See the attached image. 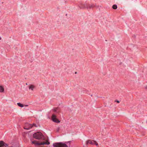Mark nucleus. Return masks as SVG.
<instances>
[{
    "label": "nucleus",
    "mask_w": 147,
    "mask_h": 147,
    "mask_svg": "<svg viewBox=\"0 0 147 147\" xmlns=\"http://www.w3.org/2000/svg\"><path fill=\"white\" fill-rule=\"evenodd\" d=\"M0 39H1V38L0 37Z\"/></svg>",
    "instance_id": "nucleus-19"
},
{
    "label": "nucleus",
    "mask_w": 147,
    "mask_h": 147,
    "mask_svg": "<svg viewBox=\"0 0 147 147\" xmlns=\"http://www.w3.org/2000/svg\"><path fill=\"white\" fill-rule=\"evenodd\" d=\"M115 102H117L119 103V101L117 100H116L115 101Z\"/></svg>",
    "instance_id": "nucleus-13"
},
{
    "label": "nucleus",
    "mask_w": 147,
    "mask_h": 147,
    "mask_svg": "<svg viewBox=\"0 0 147 147\" xmlns=\"http://www.w3.org/2000/svg\"><path fill=\"white\" fill-rule=\"evenodd\" d=\"M33 137L35 139L40 140L43 138V136L40 132H38L34 133L33 135Z\"/></svg>",
    "instance_id": "nucleus-2"
},
{
    "label": "nucleus",
    "mask_w": 147,
    "mask_h": 147,
    "mask_svg": "<svg viewBox=\"0 0 147 147\" xmlns=\"http://www.w3.org/2000/svg\"><path fill=\"white\" fill-rule=\"evenodd\" d=\"M34 88V86L32 85H31L29 87V89L33 90Z\"/></svg>",
    "instance_id": "nucleus-10"
},
{
    "label": "nucleus",
    "mask_w": 147,
    "mask_h": 147,
    "mask_svg": "<svg viewBox=\"0 0 147 147\" xmlns=\"http://www.w3.org/2000/svg\"><path fill=\"white\" fill-rule=\"evenodd\" d=\"M54 111H56V109H54Z\"/></svg>",
    "instance_id": "nucleus-16"
},
{
    "label": "nucleus",
    "mask_w": 147,
    "mask_h": 147,
    "mask_svg": "<svg viewBox=\"0 0 147 147\" xmlns=\"http://www.w3.org/2000/svg\"><path fill=\"white\" fill-rule=\"evenodd\" d=\"M52 119L54 122L59 123L60 122V121L56 118V116L54 115L53 114L52 116Z\"/></svg>",
    "instance_id": "nucleus-6"
},
{
    "label": "nucleus",
    "mask_w": 147,
    "mask_h": 147,
    "mask_svg": "<svg viewBox=\"0 0 147 147\" xmlns=\"http://www.w3.org/2000/svg\"><path fill=\"white\" fill-rule=\"evenodd\" d=\"M28 125L29 127L26 128L24 127V128L25 129L28 130L30 129V128H31L32 127H36L38 126L36 124L34 123L33 124H29Z\"/></svg>",
    "instance_id": "nucleus-7"
},
{
    "label": "nucleus",
    "mask_w": 147,
    "mask_h": 147,
    "mask_svg": "<svg viewBox=\"0 0 147 147\" xmlns=\"http://www.w3.org/2000/svg\"><path fill=\"white\" fill-rule=\"evenodd\" d=\"M28 106V105H26V106Z\"/></svg>",
    "instance_id": "nucleus-18"
},
{
    "label": "nucleus",
    "mask_w": 147,
    "mask_h": 147,
    "mask_svg": "<svg viewBox=\"0 0 147 147\" xmlns=\"http://www.w3.org/2000/svg\"><path fill=\"white\" fill-rule=\"evenodd\" d=\"M76 73H76V72H75V74H76Z\"/></svg>",
    "instance_id": "nucleus-17"
},
{
    "label": "nucleus",
    "mask_w": 147,
    "mask_h": 147,
    "mask_svg": "<svg viewBox=\"0 0 147 147\" xmlns=\"http://www.w3.org/2000/svg\"><path fill=\"white\" fill-rule=\"evenodd\" d=\"M17 105L19 106L20 107H24V105L20 102L18 103Z\"/></svg>",
    "instance_id": "nucleus-11"
},
{
    "label": "nucleus",
    "mask_w": 147,
    "mask_h": 147,
    "mask_svg": "<svg viewBox=\"0 0 147 147\" xmlns=\"http://www.w3.org/2000/svg\"><path fill=\"white\" fill-rule=\"evenodd\" d=\"M8 145L2 141H0V147H7Z\"/></svg>",
    "instance_id": "nucleus-8"
},
{
    "label": "nucleus",
    "mask_w": 147,
    "mask_h": 147,
    "mask_svg": "<svg viewBox=\"0 0 147 147\" xmlns=\"http://www.w3.org/2000/svg\"><path fill=\"white\" fill-rule=\"evenodd\" d=\"M95 6V5L94 4H84L80 7L81 9H83L84 8H86L87 9H90L93 8Z\"/></svg>",
    "instance_id": "nucleus-3"
},
{
    "label": "nucleus",
    "mask_w": 147,
    "mask_h": 147,
    "mask_svg": "<svg viewBox=\"0 0 147 147\" xmlns=\"http://www.w3.org/2000/svg\"><path fill=\"white\" fill-rule=\"evenodd\" d=\"M144 87L145 89H147V86H144Z\"/></svg>",
    "instance_id": "nucleus-14"
},
{
    "label": "nucleus",
    "mask_w": 147,
    "mask_h": 147,
    "mask_svg": "<svg viewBox=\"0 0 147 147\" xmlns=\"http://www.w3.org/2000/svg\"><path fill=\"white\" fill-rule=\"evenodd\" d=\"M112 8L114 9H116L117 8V6L116 5H113Z\"/></svg>",
    "instance_id": "nucleus-12"
},
{
    "label": "nucleus",
    "mask_w": 147,
    "mask_h": 147,
    "mask_svg": "<svg viewBox=\"0 0 147 147\" xmlns=\"http://www.w3.org/2000/svg\"><path fill=\"white\" fill-rule=\"evenodd\" d=\"M32 143L33 144L38 145H44L45 144L47 145H49L50 144V142H49L47 140V141L46 142H40V143H36L35 141H33L32 142Z\"/></svg>",
    "instance_id": "nucleus-4"
},
{
    "label": "nucleus",
    "mask_w": 147,
    "mask_h": 147,
    "mask_svg": "<svg viewBox=\"0 0 147 147\" xmlns=\"http://www.w3.org/2000/svg\"><path fill=\"white\" fill-rule=\"evenodd\" d=\"M59 129V128H58V129L57 130V131H58Z\"/></svg>",
    "instance_id": "nucleus-15"
},
{
    "label": "nucleus",
    "mask_w": 147,
    "mask_h": 147,
    "mask_svg": "<svg viewBox=\"0 0 147 147\" xmlns=\"http://www.w3.org/2000/svg\"><path fill=\"white\" fill-rule=\"evenodd\" d=\"M88 144L92 145L95 144L96 146L98 145V144L97 143H96V141L94 140H88L87 141H86V144Z\"/></svg>",
    "instance_id": "nucleus-5"
},
{
    "label": "nucleus",
    "mask_w": 147,
    "mask_h": 147,
    "mask_svg": "<svg viewBox=\"0 0 147 147\" xmlns=\"http://www.w3.org/2000/svg\"><path fill=\"white\" fill-rule=\"evenodd\" d=\"M53 145L54 147H68L65 143L62 142L54 143Z\"/></svg>",
    "instance_id": "nucleus-1"
},
{
    "label": "nucleus",
    "mask_w": 147,
    "mask_h": 147,
    "mask_svg": "<svg viewBox=\"0 0 147 147\" xmlns=\"http://www.w3.org/2000/svg\"><path fill=\"white\" fill-rule=\"evenodd\" d=\"M4 90L3 87L2 86H0V92H4Z\"/></svg>",
    "instance_id": "nucleus-9"
}]
</instances>
